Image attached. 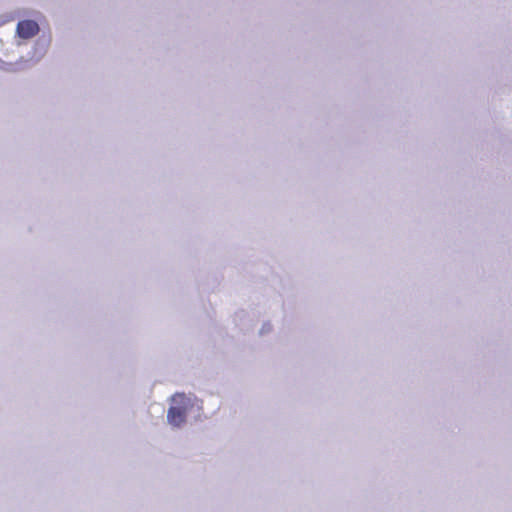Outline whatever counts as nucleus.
I'll list each match as a JSON object with an SVG mask.
<instances>
[{
  "label": "nucleus",
  "mask_w": 512,
  "mask_h": 512,
  "mask_svg": "<svg viewBox=\"0 0 512 512\" xmlns=\"http://www.w3.org/2000/svg\"><path fill=\"white\" fill-rule=\"evenodd\" d=\"M39 32V26L37 22L33 20H23L17 25V34L19 37L29 39L35 36Z\"/></svg>",
  "instance_id": "f03ea898"
},
{
  "label": "nucleus",
  "mask_w": 512,
  "mask_h": 512,
  "mask_svg": "<svg viewBox=\"0 0 512 512\" xmlns=\"http://www.w3.org/2000/svg\"><path fill=\"white\" fill-rule=\"evenodd\" d=\"M173 400L175 402H178L179 406H172L168 410V421L171 425L179 427L186 421V406L185 403L187 401V398L184 394H176L173 397Z\"/></svg>",
  "instance_id": "f257e3e1"
}]
</instances>
